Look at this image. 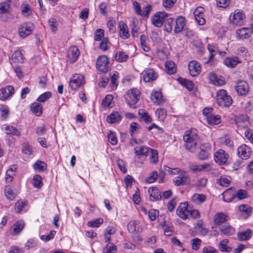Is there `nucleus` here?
<instances>
[{
  "label": "nucleus",
  "mask_w": 253,
  "mask_h": 253,
  "mask_svg": "<svg viewBox=\"0 0 253 253\" xmlns=\"http://www.w3.org/2000/svg\"><path fill=\"white\" fill-rule=\"evenodd\" d=\"M108 138L109 141L112 145H116L117 143V139L115 133L112 131H110L108 134Z\"/></svg>",
  "instance_id": "338daca9"
},
{
  "label": "nucleus",
  "mask_w": 253,
  "mask_h": 253,
  "mask_svg": "<svg viewBox=\"0 0 253 253\" xmlns=\"http://www.w3.org/2000/svg\"><path fill=\"white\" fill-rule=\"evenodd\" d=\"M80 51L76 46L70 47L67 51L68 60L70 63H74L79 57Z\"/></svg>",
  "instance_id": "4468645a"
},
{
  "label": "nucleus",
  "mask_w": 253,
  "mask_h": 253,
  "mask_svg": "<svg viewBox=\"0 0 253 253\" xmlns=\"http://www.w3.org/2000/svg\"><path fill=\"white\" fill-rule=\"evenodd\" d=\"M235 189L233 187L226 190L222 194L223 200L227 203L231 202L235 198Z\"/></svg>",
  "instance_id": "aec40b11"
},
{
  "label": "nucleus",
  "mask_w": 253,
  "mask_h": 253,
  "mask_svg": "<svg viewBox=\"0 0 253 253\" xmlns=\"http://www.w3.org/2000/svg\"><path fill=\"white\" fill-rule=\"evenodd\" d=\"M151 98L153 103L157 105H160L164 102L162 93L160 91H153Z\"/></svg>",
  "instance_id": "b1692460"
},
{
  "label": "nucleus",
  "mask_w": 253,
  "mask_h": 253,
  "mask_svg": "<svg viewBox=\"0 0 253 253\" xmlns=\"http://www.w3.org/2000/svg\"><path fill=\"white\" fill-rule=\"evenodd\" d=\"M165 67L169 74H173L176 72L175 64L173 62L169 61L165 63Z\"/></svg>",
  "instance_id": "79ce46f5"
},
{
  "label": "nucleus",
  "mask_w": 253,
  "mask_h": 253,
  "mask_svg": "<svg viewBox=\"0 0 253 253\" xmlns=\"http://www.w3.org/2000/svg\"><path fill=\"white\" fill-rule=\"evenodd\" d=\"M14 92V89L12 86L8 85L5 88L0 89V100H6L8 98L11 96Z\"/></svg>",
  "instance_id": "dca6fc26"
},
{
  "label": "nucleus",
  "mask_w": 253,
  "mask_h": 253,
  "mask_svg": "<svg viewBox=\"0 0 253 253\" xmlns=\"http://www.w3.org/2000/svg\"><path fill=\"white\" fill-rule=\"evenodd\" d=\"M183 140L186 149L189 152H195L196 146L199 142L198 136L192 131H187L183 135Z\"/></svg>",
  "instance_id": "f257e3e1"
},
{
  "label": "nucleus",
  "mask_w": 253,
  "mask_h": 253,
  "mask_svg": "<svg viewBox=\"0 0 253 253\" xmlns=\"http://www.w3.org/2000/svg\"><path fill=\"white\" fill-rule=\"evenodd\" d=\"M33 185L35 188H40L42 185V178L39 174L35 175L33 177Z\"/></svg>",
  "instance_id": "09e8293b"
},
{
  "label": "nucleus",
  "mask_w": 253,
  "mask_h": 253,
  "mask_svg": "<svg viewBox=\"0 0 253 253\" xmlns=\"http://www.w3.org/2000/svg\"><path fill=\"white\" fill-rule=\"evenodd\" d=\"M158 75L153 69H148L144 71L143 80L145 82H150L156 80Z\"/></svg>",
  "instance_id": "6ab92c4d"
},
{
  "label": "nucleus",
  "mask_w": 253,
  "mask_h": 253,
  "mask_svg": "<svg viewBox=\"0 0 253 253\" xmlns=\"http://www.w3.org/2000/svg\"><path fill=\"white\" fill-rule=\"evenodd\" d=\"M252 235V231L248 229L246 231L238 234V239L240 241H246L250 239Z\"/></svg>",
  "instance_id": "c85d7f7f"
},
{
  "label": "nucleus",
  "mask_w": 253,
  "mask_h": 253,
  "mask_svg": "<svg viewBox=\"0 0 253 253\" xmlns=\"http://www.w3.org/2000/svg\"><path fill=\"white\" fill-rule=\"evenodd\" d=\"M84 84V77L82 75L75 74L69 82V85L73 90H76Z\"/></svg>",
  "instance_id": "39448f33"
},
{
  "label": "nucleus",
  "mask_w": 253,
  "mask_h": 253,
  "mask_svg": "<svg viewBox=\"0 0 253 253\" xmlns=\"http://www.w3.org/2000/svg\"><path fill=\"white\" fill-rule=\"evenodd\" d=\"M4 192L5 196L9 200H12L16 197L15 193L13 192L12 188L9 186H6L5 187Z\"/></svg>",
  "instance_id": "c03bdc74"
},
{
  "label": "nucleus",
  "mask_w": 253,
  "mask_h": 253,
  "mask_svg": "<svg viewBox=\"0 0 253 253\" xmlns=\"http://www.w3.org/2000/svg\"><path fill=\"white\" fill-rule=\"evenodd\" d=\"M148 192L150 194V200L151 201H158L162 198L160 191L156 187L150 188Z\"/></svg>",
  "instance_id": "412c9836"
},
{
  "label": "nucleus",
  "mask_w": 253,
  "mask_h": 253,
  "mask_svg": "<svg viewBox=\"0 0 253 253\" xmlns=\"http://www.w3.org/2000/svg\"><path fill=\"white\" fill-rule=\"evenodd\" d=\"M134 7V9L136 13L139 15L144 17H148L149 16V12L151 8V5L148 4L144 7L143 10H141L140 5L138 2L135 1L133 3Z\"/></svg>",
  "instance_id": "9b49d317"
},
{
  "label": "nucleus",
  "mask_w": 253,
  "mask_h": 253,
  "mask_svg": "<svg viewBox=\"0 0 253 253\" xmlns=\"http://www.w3.org/2000/svg\"><path fill=\"white\" fill-rule=\"evenodd\" d=\"M201 243V240L199 238H194L192 240V249L195 250H198Z\"/></svg>",
  "instance_id": "774afa93"
},
{
  "label": "nucleus",
  "mask_w": 253,
  "mask_h": 253,
  "mask_svg": "<svg viewBox=\"0 0 253 253\" xmlns=\"http://www.w3.org/2000/svg\"><path fill=\"white\" fill-rule=\"evenodd\" d=\"M118 78V73L115 72L113 75L111 76V84H112V87L113 89H116L117 87V84L116 82L117 79Z\"/></svg>",
  "instance_id": "e2e57ef3"
},
{
  "label": "nucleus",
  "mask_w": 253,
  "mask_h": 253,
  "mask_svg": "<svg viewBox=\"0 0 253 253\" xmlns=\"http://www.w3.org/2000/svg\"><path fill=\"white\" fill-rule=\"evenodd\" d=\"M128 94L134 103H136L139 99L140 91L136 88L132 89L128 92Z\"/></svg>",
  "instance_id": "c9c22d12"
},
{
  "label": "nucleus",
  "mask_w": 253,
  "mask_h": 253,
  "mask_svg": "<svg viewBox=\"0 0 253 253\" xmlns=\"http://www.w3.org/2000/svg\"><path fill=\"white\" fill-rule=\"evenodd\" d=\"M227 220V216L223 213H217L215 214L214 222L216 225H220Z\"/></svg>",
  "instance_id": "7c9ffc66"
},
{
  "label": "nucleus",
  "mask_w": 253,
  "mask_h": 253,
  "mask_svg": "<svg viewBox=\"0 0 253 253\" xmlns=\"http://www.w3.org/2000/svg\"><path fill=\"white\" fill-rule=\"evenodd\" d=\"M115 58L117 61L123 62L127 60L128 55L124 52L119 51L116 53Z\"/></svg>",
  "instance_id": "49530a36"
},
{
  "label": "nucleus",
  "mask_w": 253,
  "mask_h": 253,
  "mask_svg": "<svg viewBox=\"0 0 253 253\" xmlns=\"http://www.w3.org/2000/svg\"><path fill=\"white\" fill-rule=\"evenodd\" d=\"M121 119V115L118 112H115L108 116L107 121L110 124H114L120 122Z\"/></svg>",
  "instance_id": "cd10ccee"
},
{
  "label": "nucleus",
  "mask_w": 253,
  "mask_h": 253,
  "mask_svg": "<svg viewBox=\"0 0 253 253\" xmlns=\"http://www.w3.org/2000/svg\"><path fill=\"white\" fill-rule=\"evenodd\" d=\"M217 183L222 186H227L230 183V180L225 176H221L220 178L217 180Z\"/></svg>",
  "instance_id": "4d7b16f0"
},
{
  "label": "nucleus",
  "mask_w": 253,
  "mask_h": 253,
  "mask_svg": "<svg viewBox=\"0 0 253 253\" xmlns=\"http://www.w3.org/2000/svg\"><path fill=\"white\" fill-rule=\"evenodd\" d=\"M189 210L187 202L181 203L176 210V213L181 218L185 220L188 218Z\"/></svg>",
  "instance_id": "ddd939ff"
},
{
  "label": "nucleus",
  "mask_w": 253,
  "mask_h": 253,
  "mask_svg": "<svg viewBox=\"0 0 253 253\" xmlns=\"http://www.w3.org/2000/svg\"><path fill=\"white\" fill-rule=\"evenodd\" d=\"M224 63L227 67L233 68L239 63V60L237 57H228L224 60Z\"/></svg>",
  "instance_id": "c756f323"
},
{
  "label": "nucleus",
  "mask_w": 253,
  "mask_h": 253,
  "mask_svg": "<svg viewBox=\"0 0 253 253\" xmlns=\"http://www.w3.org/2000/svg\"><path fill=\"white\" fill-rule=\"evenodd\" d=\"M185 25V19L182 16L178 17L175 21V26L174 28V32L179 33L182 31Z\"/></svg>",
  "instance_id": "393cba45"
},
{
  "label": "nucleus",
  "mask_w": 253,
  "mask_h": 253,
  "mask_svg": "<svg viewBox=\"0 0 253 253\" xmlns=\"http://www.w3.org/2000/svg\"><path fill=\"white\" fill-rule=\"evenodd\" d=\"M139 115L141 116V118L145 123H150L152 121V119L150 116L144 110L141 109L139 111Z\"/></svg>",
  "instance_id": "8fccbe9b"
},
{
  "label": "nucleus",
  "mask_w": 253,
  "mask_h": 253,
  "mask_svg": "<svg viewBox=\"0 0 253 253\" xmlns=\"http://www.w3.org/2000/svg\"><path fill=\"white\" fill-rule=\"evenodd\" d=\"M219 143L222 145H224L225 146L229 147L232 148L233 146V142L231 140L230 137L227 135H225L223 137H220L219 139Z\"/></svg>",
  "instance_id": "4c0bfd02"
},
{
  "label": "nucleus",
  "mask_w": 253,
  "mask_h": 253,
  "mask_svg": "<svg viewBox=\"0 0 253 253\" xmlns=\"http://www.w3.org/2000/svg\"><path fill=\"white\" fill-rule=\"evenodd\" d=\"M204 11V7L199 6L194 11L195 20L200 25H203L206 23V20L203 17Z\"/></svg>",
  "instance_id": "f3484780"
},
{
  "label": "nucleus",
  "mask_w": 253,
  "mask_h": 253,
  "mask_svg": "<svg viewBox=\"0 0 253 253\" xmlns=\"http://www.w3.org/2000/svg\"><path fill=\"white\" fill-rule=\"evenodd\" d=\"M31 110L36 116H40L42 114V106L37 102H34L31 106Z\"/></svg>",
  "instance_id": "473e14b6"
},
{
  "label": "nucleus",
  "mask_w": 253,
  "mask_h": 253,
  "mask_svg": "<svg viewBox=\"0 0 253 253\" xmlns=\"http://www.w3.org/2000/svg\"><path fill=\"white\" fill-rule=\"evenodd\" d=\"M19 34L21 37L25 38L32 33L33 24L30 23H25L19 26Z\"/></svg>",
  "instance_id": "6e6552de"
},
{
  "label": "nucleus",
  "mask_w": 253,
  "mask_h": 253,
  "mask_svg": "<svg viewBox=\"0 0 253 253\" xmlns=\"http://www.w3.org/2000/svg\"><path fill=\"white\" fill-rule=\"evenodd\" d=\"M228 155L225 151L222 149H219L214 154V159L216 163L220 165L225 164L228 159Z\"/></svg>",
  "instance_id": "0eeeda50"
},
{
  "label": "nucleus",
  "mask_w": 253,
  "mask_h": 253,
  "mask_svg": "<svg viewBox=\"0 0 253 253\" xmlns=\"http://www.w3.org/2000/svg\"><path fill=\"white\" fill-rule=\"evenodd\" d=\"M103 222V219L101 218L96 219L95 220H91L87 223V225L91 227H98Z\"/></svg>",
  "instance_id": "864d4df0"
},
{
  "label": "nucleus",
  "mask_w": 253,
  "mask_h": 253,
  "mask_svg": "<svg viewBox=\"0 0 253 253\" xmlns=\"http://www.w3.org/2000/svg\"><path fill=\"white\" fill-rule=\"evenodd\" d=\"M149 152L151 153L150 162L153 163H156L158 162V152L154 149H150Z\"/></svg>",
  "instance_id": "052dcab7"
},
{
  "label": "nucleus",
  "mask_w": 253,
  "mask_h": 253,
  "mask_svg": "<svg viewBox=\"0 0 253 253\" xmlns=\"http://www.w3.org/2000/svg\"><path fill=\"white\" fill-rule=\"evenodd\" d=\"M168 17V14L166 12L159 11L152 17L151 21L155 26L160 28L163 26Z\"/></svg>",
  "instance_id": "7ed1b4c3"
},
{
  "label": "nucleus",
  "mask_w": 253,
  "mask_h": 253,
  "mask_svg": "<svg viewBox=\"0 0 253 253\" xmlns=\"http://www.w3.org/2000/svg\"><path fill=\"white\" fill-rule=\"evenodd\" d=\"M177 81L182 85L186 87L189 90H192L194 88V84L192 81L182 78H179Z\"/></svg>",
  "instance_id": "2f4dec72"
},
{
  "label": "nucleus",
  "mask_w": 253,
  "mask_h": 253,
  "mask_svg": "<svg viewBox=\"0 0 253 253\" xmlns=\"http://www.w3.org/2000/svg\"><path fill=\"white\" fill-rule=\"evenodd\" d=\"M173 183L177 186L188 185L190 183V177L184 170H182L179 175L173 180Z\"/></svg>",
  "instance_id": "20e7f679"
},
{
  "label": "nucleus",
  "mask_w": 253,
  "mask_h": 253,
  "mask_svg": "<svg viewBox=\"0 0 253 253\" xmlns=\"http://www.w3.org/2000/svg\"><path fill=\"white\" fill-rule=\"evenodd\" d=\"M120 27V36L122 39H127L129 37L128 27L126 24L123 21H121L119 22Z\"/></svg>",
  "instance_id": "4be33fe9"
},
{
  "label": "nucleus",
  "mask_w": 253,
  "mask_h": 253,
  "mask_svg": "<svg viewBox=\"0 0 253 253\" xmlns=\"http://www.w3.org/2000/svg\"><path fill=\"white\" fill-rule=\"evenodd\" d=\"M46 168V164L43 162L38 161L34 165V168L40 171H43Z\"/></svg>",
  "instance_id": "13d9d810"
},
{
  "label": "nucleus",
  "mask_w": 253,
  "mask_h": 253,
  "mask_svg": "<svg viewBox=\"0 0 253 253\" xmlns=\"http://www.w3.org/2000/svg\"><path fill=\"white\" fill-rule=\"evenodd\" d=\"M236 125L238 127L245 128L248 126L249 123L247 120H243L241 118H238L236 120Z\"/></svg>",
  "instance_id": "69168bd1"
},
{
  "label": "nucleus",
  "mask_w": 253,
  "mask_h": 253,
  "mask_svg": "<svg viewBox=\"0 0 253 253\" xmlns=\"http://www.w3.org/2000/svg\"><path fill=\"white\" fill-rule=\"evenodd\" d=\"M216 100L218 105L221 107H229L232 103V97L223 89L219 90L216 92Z\"/></svg>",
  "instance_id": "f03ea898"
},
{
  "label": "nucleus",
  "mask_w": 253,
  "mask_h": 253,
  "mask_svg": "<svg viewBox=\"0 0 253 253\" xmlns=\"http://www.w3.org/2000/svg\"><path fill=\"white\" fill-rule=\"evenodd\" d=\"M251 32L248 28H242L237 31V33L240 38L247 39L251 36Z\"/></svg>",
  "instance_id": "ea45409f"
},
{
  "label": "nucleus",
  "mask_w": 253,
  "mask_h": 253,
  "mask_svg": "<svg viewBox=\"0 0 253 253\" xmlns=\"http://www.w3.org/2000/svg\"><path fill=\"white\" fill-rule=\"evenodd\" d=\"M220 231L224 235L230 236L234 233L235 230L230 225H224L220 228Z\"/></svg>",
  "instance_id": "f704fd0d"
},
{
  "label": "nucleus",
  "mask_w": 253,
  "mask_h": 253,
  "mask_svg": "<svg viewBox=\"0 0 253 253\" xmlns=\"http://www.w3.org/2000/svg\"><path fill=\"white\" fill-rule=\"evenodd\" d=\"M113 99L112 95H107L102 101V105L104 107H108L111 103V101Z\"/></svg>",
  "instance_id": "bf43d9fd"
},
{
  "label": "nucleus",
  "mask_w": 253,
  "mask_h": 253,
  "mask_svg": "<svg viewBox=\"0 0 253 253\" xmlns=\"http://www.w3.org/2000/svg\"><path fill=\"white\" fill-rule=\"evenodd\" d=\"M207 122L211 125H217L220 122V118L219 116H214L212 114L207 115L206 118Z\"/></svg>",
  "instance_id": "72a5a7b5"
},
{
  "label": "nucleus",
  "mask_w": 253,
  "mask_h": 253,
  "mask_svg": "<svg viewBox=\"0 0 253 253\" xmlns=\"http://www.w3.org/2000/svg\"><path fill=\"white\" fill-rule=\"evenodd\" d=\"M235 198H237L239 200H243L247 198L248 194L246 190L239 189L237 192H235Z\"/></svg>",
  "instance_id": "603ef678"
},
{
  "label": "nucleus",
  "mask_w": 253,
  "mask_h": 253,
  "mask_svg": "<svg viewBox=\"0 0 253 253\" xmlns=\"http://www.w3.org/2000/svg\"><path fill=\"white\" fill-rule=\"evenodd\" d=\"M10 10V5L8 2H1L0 3V14L1 18L4 21H6L7 18L4 15L5 14L9 13Z\"/></svg>",
  "instance_id": "5701e85b"
},
{
  "label": "nucleus",
  "mask_w": 253,
  "mask_h": 253,
  "mask_svg": "<svg viewBox=\"0 0 253 253\" xmlns=\"http://www.w3.org/2000/svg\"><path fill=\"white\" fill-rule=\"evenodd\" d=\"M11 60L15 63L23 62L24 57L22 53V50L18 49L15 51L12 55Z\"/></svg>",
  "instance_id": "a878e982"
},
{
  "label": "nucleus",
  "mask_w": 253,
  "mask_h": 253,
  "mask_svg": "<svg viewBox=\"0 0 253 253\" xmlns=\"http://www.w3.org/2000/svg\"><path fill=\"white\" fill-rule=\"evenodd\" d=\"M22 14L25 16H28L32 13V10L28 4H23L21 7Z\"/></svg>",
  "instance_id": "3c124183"
},
{
  "label": "nucleus",
  "mask_w": 253,
  "mask_h": 253,
  "mask_svg": "<svg viewBox=\"0 0 253 253\" xmlns=\"http://www.w3.org/2000/svg\"><path fill=\"white\" fill-rule=\"evenodd\" d=\"M244 18L245 15L242 11L236 10L230 15L229 20L233 24L240 26L243 23Z\"/></svg>",
  "instance_id": "423d86ee"
},
{
  "label": "nucleus",
  "mask_w": 253,
  "mask_h": 253,
  "mask_svg": "<svg viewBox=\"0 0 253 253\" xmlns=\"http://www.w3.org/2000/svg\"><path fill=\"white\" fill-rule=\"evenodd\" d=\"M173 21L174 19L172 18L167 17L164 23L165 30L167 32L170 33L172 31Z\"/></svg>",
  "instance_id": "de8ad7c7"
},
{
  "label": "nucleus",
  "mask_w": 253,
  "mask_h": 253,
  "mask_svg": "<svg viewBox=\"0 0 253 253\" xmlns=\"http://www.w3.org/2000/svg\"><path fill=\"white\" fill-rule=\"evenodd\" d=\"M211 150V145L209 143L202 144L200 147V152L198 154V158L201 160H205L208 158Z\"/></svg>",
  "instance_id": "9d476101"
},
{
  "label": "nucleus",
  "mask_w": 253,
  "mask_h": 253,
  "mask_svg": "<svg viewBox=\"0 0 253 253\" xmlns=\"http://www.w3.org/2000/svg\"><path fill=\"white\" fill-rule=\"evenodd\" d=\"M117 247L112 243H108L104 248L103 253H116Z\"/></svg>",
  "instance_id": "a18cd8bd"
},
{
  "label": "nucleus",
  "mask_w": 253,
  "mask_h": 253,
  "mask_svg": "<svg viewBox=\"0 0 253 253\" xmlns=\"http://www.w3.org/2000/svg\"><path fill=\"white\" fill-rule=\"evenodd\" d=\"M251 153V148L246 144H242L238 148V155L242 159H248Z\"/></svg>",
  "instance_id": "2eb2a0df"
},
{
  "label": "nucleus",
  "mask_w": 253,
  "mask_h": 253,
  "mask_svg": "<svg viewBox=\"0 0 253 253\" xmlns=\"http://www.w3.org/2000/svg\"><path fill=\"white\" fill-rule=\"evenodd\" d=\"M4 130L7 134H11L17 136H19L21 135L20 132L13 126H7L4 127Z\"/></svg>",
  "instance_id": "e433bc0d"
},
{
  "label": "nucleus",
  "mask_w": 253,
  "mask_h": 253,
  "mask_svg": "<svg viewBox=\"0 0 253 253\" xmlns=\"http://www.w3.org/2000/svg\"><path fill=\"white\" fill-rule=\"evenodd\" d=\"M49 26L50 27L51 31L55 33L57 28L58 23L56 20L54 18H51L48 20Z\"/></svg>",
  "instance_id": "6e6d98bb"
},
{
  "label": "nucleus",
  "mask_w": 253,
  "mask_h": 253,
  "mask_svg": "<svg viewBox=\"0 0 253 253\" xmlns=\"http://www.w3.org/2000/svg\"><path fill=\"white\" fill-rule=\"evenodd\" d=\"M228 242V241L227 239L222 240L220 242L219 248L221 251L227 253H229L231 251L232 248L228 247L226 244Z\"/></svg>",
  "instance_id": "37998d69"
},
{
  "label": "nucleus",
  "mask_w": 253,
  "mask_h": 253,
  "mask_svg": "<svg viewBox=\"0 0 253 253\" xmlns=\"http://www.w3.org/2000/svg\"><path fill=\"white\" fill-rule=\"evenodd\" d=\"M199 64L195 61H191L188 64L189 74L193 77H195L201 72Z\"/></svg>",
  "instance_id": "a211bd4d"
},
{
  "label": "nucleus",
  "mask_w": 253,
  "mask_h": 253,
  "mask_svg": "<svg viewBox=\"0 0 253 253\" xmlns=\"http://www.w3.org/2000/svg\"><path fill=\"white\" fill-rule=\"evenodd\" d=\"M110 44L107 39L103 38L100 43V48L102 50L106 51L108 49Z\"/></svg>",
  "instance_id": "680f3d73"
},
{
  "label": "nucleus",
  "mask_w": 253,
  "mask_h": 253,
  "mask_svg": "<svg viewBox=\"0 0 253 253\" xmlns=\"http://www.w3.org/2000/svg\"><path fill=\"white\" fill-rule=\"evenodd\" d=\"M210 79L212 82V83L216 85H221L224 84V81L221 79L218 80L215 74L211 76Z\"/></svg>",
  "instance_id": "0e129e2a"
},
{
  "label": "nucleus",
  "mask_w": 253,
  "mask_h": 253,
  "mask_svg": "<svg viewBox=\"0 0 253 253\" xmlns=\"http://www.w3.org/2000/svg\"><path fill=\"white\" fill-rule=\"evenodd\" d=\"M51 97V93L50 92H46L41 94L37 99L39 102L43 103Z\"/></svg>",
  "instance_id": "5fc2aeb1"
},
{
  "label": "nucleus",
  "mask_w": 253,
  "mask_h": 253,
  "mask_svg": "<svg viewBox=\"0 0 253 253\" xmlns=\"http://www.w3.org/2000/svg\"><path fill=\"white\" fill-rule=\"evenodd\" d=\"M108 59L105 55L100 56L96 61V67L101 72H106L108 70Z\"/></svg>",
  "instance_id": "1a4fd4ad"
},
{
  "label": "nucleus",
  "mask_w": 253,
  "mask_h": 253,
  "mask_svg": "<svg viewBox=\"0 0 253 253\" xmlns=\"http://www.w3.org/2000/svg\"><path fill=\"white\" fill-rule=\"evenodd\" d=\"M192 201L196 204H200L206 200V196L204 194H195L192 198Z\"/></svg>",
  "instance_id": "58836bf2"
},
{
  "label": "nucleus",
  "mask_w": 253,
  "mask_h": 253,
  "mask_svg": "<svg viewBox=\"0 0 253 253\" xmlns=\"http://www.w3.org/2000/svg\"><path fill=\"white\" fill-rule=\"evenodd\" d=\"M235 89L239 95H246L249 91V86L246 82L239 81L237 82Z\"/></svg>",
  "instance_id": "f8f14e48"
},
{
  "label": "nucleus",
  "mask_w": 253,
  "mask_h": 253,
  "mask_svg": "<svg viewBox=\"0 0 253 253\" xmlns=\"http://www.w3.org/2000/svg\"><path fill=\"white\" fill-rule=\"evenodd\" d=\"M151 148L143 146L140 147H135L134 148V153L137 156H147L148 155Z\"/></svg>",
  "instance_id": "bb28decb"
},
{
  "label": "nucleus",
  "mask_w": 253,
  "mask_h": 253,
  "mask_svg": "<svg viewBox=\"0 0 253 253\" xmlns=\"http://www.w3.org/2000/svg\"><path fill=\"white\" fill-rule=\"evenodd\" d=\"M24 223L22 220L17 221L13 226V231L15 234H18L23 229Z\"/></svg>",
  "instance_id": "a19ab883"
}]
</instances>
